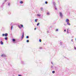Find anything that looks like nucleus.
<instances>
[{
    "label": "nucleus",
    "mask_w": 76,
    "mask_h": 76,
    "mask_svg": "<svg viewBox=\"0 0 76 76\" xmlns=\"http://www.w3.org/2000/svg\"><path fill=\"white\" fill-rule=\"evenodd\" d=\"M18 27H19V28H20V29H21V28H23V26L22 24H20V25L18 26Z\"/></svg>",
    "instance_id": "f257e3e1"
},
{
    "label": "nucleus",
    "mask_w": 76,
    "mask_h": 76,
    "mask_svg": "<svg viewBox=\"0 0 76 76\" xmlns=\"http://www.w3.org/2000/svg\"><path fill=\"white\" fill-rule=\"evenodd\" d=\"M60 16L62 18H63V14H62V13L60 12Z\"/></svg>",
    "instance_id": "f03ea898"
},
{
    "label": "nucleus",
    "mask_w": 76,
    "mask_h": 76,
    "mask_svg": "<svg viewBox=\"0 0 76 76\" xmlns=\"http://www.w3.org/2000/svg\"><path fill=\"white\" fill-rule=\"evenodd\" d=\"M24 37V33L23 32V34L22 36L21 37V38L22 39H23V37Z\"/></svg>",
    "instance_id": "7ed1b4c3"
},
{
    "label": "nucleus",
    "mask_w": 76,
    "mask_h": 76,
    "mask_svg": "<svg viewBox=\"0 0 76 76\" xmlns=\"http://www.w3.org/2000/svg\"><path fill=\"white\" fill-rule=\"evenodd\" d=\"M53 5L54 6V7L56 6V2L54 1L53 2Z\"/></svg>",
    "instance_id": "20e7f679"
},
{
    "label": "nucleus",
    "mask_w": 76,
    "mask_h": 76,
    "mask_svg": "<svg viewBox=\"0 0 76 76\" xmlns=\"http://www.w3.org/2000/svg\"><path fill=\"white\" fill-rule=\"evenodd\" d=\"M66 22H67H67H69V20L68 19H66Z\"/></svg>",
    "instance_id": "39448f33"
},
{
    "label": "nucleus",
    "mask_w": 76,
    "mask_h": 76,
    "mask_svg": "<svg viewBox=\"0 0 76 76\" xmlns=\"http://www.w3.org/2000/svg\"><path fill=\"white\" fill-rule=\"evenodd\" d=\"M1 57H6V55L4 54H3L1 55Z\"/></svg>",
    "instance_id": "423d86ee"
},
{
    "label": "nucleus",
    "mask_w": 76,
    "mask_h": 76,
    "mask_svg": "<svg viewBox=\"0 0 76 76\" xmlns=\"http://www.w3.org/2000/svg\"><path fill=\"white\" fill-rule=\"evenodd\" d=\"M0 43L1 45H3V42L2 41H1L0 42Z\"/></svg>",
    "instance_id": "0eeeda50"
},
{
    "label": "nucleus",
    "mask_w": 76,
    "mask_h": 76,
    "mask_svg": "<svg viewBox=\"0 0 76 76\" xmlns=\"http://www.w3.org/2000/svg\"><path fill=\"white\" fill-rule=\"evenodd\" d=\"M12 41H13V42H15V41H16V40L15 39H12Z\"/></svg>",
    "instance_id": "6e6552de"
},
{
    "label": "nucleus",
    "mask_w": 76,
    "mask_h": 76,
    "mask_svg": "<svg viewBox=\"0 0 76 76\" xmlns=\"http://www.w3.org/2000/svg\"><path fill=\"white\" fill-rule=\"evenodd\" d=\"M40 10L41 11H43V8L42 7L41 8H40Z\"/></svg>",
    "instance_id": "1a4fd4ad"
},
{
    "label": "nucleus",
    "mask_w": 76,
    "mask_h": 76,
    "mask_svg": "<svg viewBox=\"0 0 76 76\" xmlns=\"http://www.w3.org/2000/svg\"><path fill=\"white\" fill-rule=\"evenodd\" d=\"M67 24L68 25H70V23H69V22H68L67 23Z\"/></svg>",
    "instance_id": "9d476101"
},
{
    "label": "nucleus",
    "mask_w": 76,
    "mask_h": 76,
    "mask_svg": "<svg viewBox=\"0 0 76 76\" xmlns=\"http://www.w3.org/2000/svg\"><path fill=\"white\" fill-rule=\"evenodd\" d=\"M7 33H6L5 34V37H7Z\"/></svg>",
    "instance_id": "9b49d317"
},
{
    "label": "nucleus",
    "mask_w": 76,
    "mask_h": 76,
    "mask_svg": "<svg viewBox=\"0 0 76 76\" xmlns=\"http://www.w3.org/2000/svg\"><path fill=\"white\" fill-rule=\"evenodd\" d=\"M20 4H23V1H21L20 2Z\"/></svg>",
    "instance_id": "f8f14e48"
},
{
    "label": "nucleus",
    "mask_w": 76,
    "mask_h": 76,
    "mask_svg": "<svg viewBox=\"0 0 76 76\" xmlns=\"http://www.w3.org/2000/svg\"><path fill=\"white\" fill-rule=\"evenodd\" d=\"M47 14L48 15H50V13L49 12H47Z\"/></svg>",
    "instance_id": "ddd939ff"
},
{
    "label": "nucleus",
    "mask_w": 76,
    "mask_h": 76,
    "mask_svg": "<svg viewBox=\"0 0 76 76\" xmlns=\"http://www.w3.org/2000/svg\"><path fill=\"white\" fill-rule=\"evenodd\" d=\"M7 37H6L5 38V40H7Z\"/></svg>",
    "instance_id": "4468645a"
},
{
    "label": "nucleus",
    "mask_w": 76,
    "mask_h": 76,
    "mask_svg": "<svg viewBox=\"0 0 76 76\" xmlns=\"http://www.w3.org/2000/svg\"><path fill=\"white\" fill-rule=\"evenodd\" d=\"M37 20H38V19H35V22H37Z\"/></svg>",
    "instance_id": "2eb2a0df"
},
{
    "label": "nucleus",
    "mask_w": 76,
    "mask_h": 76,
    "mask_svg": "<svg viewBox=\"0 0 76 76\" xmlns=\"http://www.w3.org/2000/svg\"><path fill=\"white\" fill-rule=\"evenodd\" d=\"M13 26H11V30H12V29L13 28Z\"/></svg>",
    "instance_id": "dca6fc26"
},
{
    "label": "nucleus",
    "mask_w": 76,
    "mask_h": 76,
    "mask_svg": "<svg viewBox=\"0 0 76 76\" xmlns=\"http://www.w3.org/2000/svg\"><path fill=\"white\" fill-rule=\"evenodd\" d=\"M37 16H39V17L41 16V15L39 14H37Z\"/></svg>",
    "instance_id": "f3484780"
},
{
    "label": "nucleus",
    "mask_w": 76,
    "mask_h": 76,
    "mask_svg": "<svg viewBox=\"0 0 76 76\" xmlns=\"http://www.w3.org/2000/svg\"><path fill=\"white\" fill-rule=\"evenodd\" d=\"M67 34H69V29H67Z\"/></svg>",
    "instance_id": "a211bd4d"
},
{
    "label": "nucleus",
    "mask_w": 76,
    "mask_h": 76,
    "mask_svg": "<svg viewBox=\"0 0 76 76\" xmlns=\"http://www.w3.org/2000/svg\"><path fill=\"white\" fill-rule=\"evenodd\" d=\"M55 10H57V8H56V6H55Z\"/></svg>",
    "instance_id": "6ab92c4d"
},
{
    "label": "nucleus",
    "mask_w": 76,
    "mask_h": 76,
    "mask_svg": "<svg viewBox=\"0 0 76 76\" xmlns=\"http://www.w3.org/2000/svg\"><path fill=\"white\" fill-rule=\"evenodd\" d=\"M52 73H55V71H52Z\"/></svg>",
    "instance_id": "aec40b11"
},
{
    "label": "nucleus",
    "mask_w": 76,
    "mask_h": 76,
    "mask_svg": "<svg viewBox=\"0 0 76 76\" xmlns=\"http://www.w3.org/2000/svg\"><path fill=\"white\" fill-rule=\"evenodd\" d=\"M39 25V23H38L37 24V26H38Z\"/></svg>",
    "instance_id": "412c9836"
},
{
    "label": "nucleus",
    "mask_w": 76,
    "mask_h": 76,
    "mask_svg": "<svg viewBox=\"0 0 76 76\" xmlns=\"http://www.w3.org/2000/svg\"><path fill=\"white\" fill-rule=\"evenodd\" d=\"M26 41H27V42H29V41L28 40H27Z\"/></svg>",
    "instance_id": "4be33fe9"
},
{
    "label": "nucleus",
    "mask_w": 76,
    "mask_h": 76,
    "mask_svg": "<svg viewBox=\"0 0 76 76\" xmlns=\"http://www.w3.org/2000/svg\"><path fill=\"white\" fill-rule=\"evenodd\" d=\"M74 50H76V47H74Z\"/></svg>",
    "instance_id": "5701e85b"
},
{
    "label": "nucleus",
    "mask_w": 76,
    "mask_h": 76,
    "mask_svg": "<svg viewBox=\"0 0 76 76\" xmlns=\"http://www.w3.org/2000/svg\"><path fill=\"white\" fill-rule=\"evenodd\" d=\"M48 3V2H47V1H45V4H47Z\"/></svg>",
    "instance_id": "b1692460"
},
{
    "label": "nucleus",
    "mask_w": 76,
    "mask_h": 76,
    "mask_svg": "<svg viewBox=\"0 0 76 76\" xmlns=\"http://www.w3.org/2000/svg\"><path fill=\"white\" fill-rule=\"evenodd\" d=\"M26 38H29V36H26Z\"/></svg>",
    "instance_id": "393cba45"
},
{
    "label": "nucleus",
    "mask_w": 76,
    "mask_h": 76,
    "mask_svg": "<svg viewBox=\"0 0 76 76\" xmlns=\"http://www.w3.org/2000/svg\"><path fill=\"white\" fill-rule=\"evenodd\" d=\"M4 35H5L4 34H3L2 35V36H4Z\"/></svg>",
    "instance_id": "a878e982"
},
{
    "label": "nucleus",
    "mask_w": 76,
    "mask_h": 76,
    "mask_svg": "<svg viewBox=\"0 0 76 76\" xmlns=\"http://www.w3.org/2000/svg\"><path fill=\"white\" fill-rule=\"evenodd\" d=\"M39 42H41V39H39Z\"/></svg>",
    "instance_id": "bb28decb"
},
{
    "label": "nucleus",
    "mask_w": 76,
    "mask_h": 76,
    "mask_svg": "<svg viewBox=\"0 0 76 76\" xmlns=\"http://www.w3.org/2000/svg\"><path fill=\"white\" fill-rule=\"evenodd\" d=\"M60 44L61 45L62 44V43L61 42H60Z\"/></svg>",
    "instance_id": "cd10ccee"
},
{
    "label": "nucleus",
    "mask_w": 76,
    "mask_h": 76,
    "mask_svg": "<svg viewBox=\"0 0 76 76\" xmlns=\"http://www.w3.org/2000/svg\"><path fill=\"white\" fill-rule=\"evenodd\" d=\"M10 3H8V6H10Z\"/></svg>",
    "instance_id": "c85d7f7f"
},
{
    "label": "nucleus",
    "mask_w": 76,
    "mask_h": 76,
    "mask_svg": "<svg viewBox=\"0 0 76 76\" xmlns=\"http://www.w3.org/2000/svg\"><path fill=\"white\" fill-rule=\"evenodd\" d=\"M64 32H66V30L65 29V30H64Z\"/></svg>",
    "instance_id": "c756f323"
},
{
    "label": "nucleus",
    "mask_w": 76,
    "mask_h": 76,
    "mask_svg": "<svg viewBox=\"0 0 76 76\" xmlns=\"http://www.w3.org/2000/svg\"><path fill=\"white\" fill-rule=\"evenodd\" d=\"M37 29V28H35L34 30H36Z\"/></svg>",
    "instance_id": "7c9ffc66"
},
{
    "label": "nucleus",
    "mask_w": 76,
    "mask_h": 76,
    "mask_svg": "<svg viewBox=\"0 0 76 76\" xmlns=\"http://www.w3.org/2000/svg\"><path fill=\"white\" fill-rule=\"evenodd\" d=\"M24 62L23 61H22L21 63H23Z\"/></svg>",
    "instance_id": "2f4dec72"
},
{
    "label": "nucleus",
    "mask_w": 76,
    "mask_h": 76,
    "mask_svg": "<svg viewBox=\"0 0 76 76\" xmlns=\"http://www.w3.org/2000/svg\"><path fill=\"white\" fill-rule=\"evenodd\" d=\"M58 29H56V31H58Z\"/></svg>",
    "instance_id": "473e14b6"
},
{
    "label": "nucleus",
    "mask_w": 76,
    "mask_h": 76,
    "mask_svg": "<svg viewBox=\"0 0 76 76\" xmlns=\"http://www.w3.org/2000/svg\"><path fill=\"white\" fill-rule=\"evenodd\" d=\"M18 76H22V75H18Z\"/></svg>",
    "instance_id": "72a5a7b5"
},
{
    "label": "nucleus",
    "mask_w": 76,
    "mask_h": 76,
    "mask_svg": "<svg viewBox=\"0 0 76 76\" xmlns=\"http://www.w3.org/2000/svg\"><path fill=\"white\" fill-rule=\"evenodd\" d=\"M71 41L72 42H73V39H72L71 40Z\"/></svg>",
    "instance_id": "f704fd0d"
},
{
    "label": "nucleus",
    "mask_w": 76,
    "mask_h": 76,
    "mask_svg": "<svg viewBox=\"0 0 76 76\" xmlns=\"http://www.w3.org/2000/svg\"><path fill=\"white\" fill-rule=\"evenodd\" d=\"M7 0H5V1L6 2V1H7Z\"/></svg>",
    "instance_id": "c9c22d12"
},
{
    "label": "nucleus",
    "mask_w": 76,
    "mask_h": 76,
    "mask_svg": "<svg viewBox=\"0 0 76 76\" xmlns=\"http://www.w3.org/2000/svg\"><path fill=\"white\" fill-rule=\"evenodd\" d=\"M53 66H51V68H53Z\"/></svg>",
    "instance_id": "e433bc0d"
},
{
    "label": "nucleus",
    "mask_w": 76,
    "mask_h": 76,
    "mask_svg": "<svg viewBox=\"0 0 76 76\" xmlns=\"http://www.w3.org/2000/svg\"><path fill=\"white\" fill-rule=\"evenodd\" d=\"M51 63H52V64H53V62H51Z\"/></svg>",
    "instance_id": "4c0bfd02"
},
{
    "label": "nucleus",
    "mask_w": 76,
    "mask_h": 76,
    "mask_svg": "<svg viewBox=\"0 0 76 76\" xmlns=\"http://www.w3.org/2000/svg\"><path fill=\"white\" fill-rule=\"evenodd\" d=\"M48 32H49L48 31H47L48 33Z\"/></svg>",
    "instance_id": "58836bf2"
}]
</instances>
